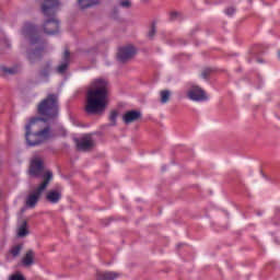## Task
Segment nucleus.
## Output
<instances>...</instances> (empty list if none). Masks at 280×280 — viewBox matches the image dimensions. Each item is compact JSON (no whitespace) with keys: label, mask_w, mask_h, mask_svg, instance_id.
<instances>
[{"label":"nucleus","mask_w":280,"mask_h":280,"mask_svg":"<svg viewBox=\"0 0 280 280\" xmlns=\"http://www.w3.org/2000/svg\"><path fill=\"white\" fill-rule=\"evenodd\" d=\"M23 34L30 38L32 45H36L38 40V28L34 26L32 23H26L23 28Z\"/></svg>","instance_id":"7"},{"label":"nucleus","mask_w":280,"mask_h":280,"mask_svg":"<svg viewBox=\"0 0 280 280\" xmlns=\"http://www.w3.org/2000/svg\"><path fill=\"white\" fill-rule=\"evenodd\" d=\"M137 54V48L132 45H127L121 48H119L117 58L120 62H128V60H131V58H135V55Z\"/></svg>","instance_id":"5"},{"label":"nucleus","mask_w":280,"mask_h":280,"mask_svg":"<svg viewBox=\"0 0 280 280\" xmlns=\"http://www.w3.org/2000/svg\"><path fill=\"white\" fill-rule=\"evenodd\" d=\"M60 198H62L60 190H50L46 195V200L52 205H58V202H60Z\"/></svg>","instance_id":"11"},{"label":"nucleus","mask_w":280,"mask_h":280,"mask_svg":"<svg viewBox=\"0 0 280 280\" xmlns=\"http://www.w3.org/2000/svg\"><path fill=\"white\" fill-rule=\"evenodd\" d=\"M172 93L170 92V90H163L160 92V102L161 104H167V102H170V97H171Z\"/></svg>","instance_id":"18"},{"label":"nucleus","mask_w":280,"mask_h":280,"mask_svg":"<svg viewBox=\"0 0 280 280\" xmlns=\"http://www.w3.org/2000/svg\"><path fill=\"white\" fill-rule=\"evenodd\" d=\"M23 250V244H18L10 249L12 257H19Z\"/></svg>","instance_id":"20"},{"label":"nucleus","mask_w":280,"mask_h":280,"mask_svg":"<svg viewBox=\"0 0 280 280\" xmlns=\"http://www.w3.org/2000/svg\"><path fill=\"white\" fill-rule=\"evenodd\" d=\"M93 148V140L91 139H83L78 143V150H91Z\"/></svg>","instance_id":"16"},{"label":"nucleus","mask_w":280,"mask_h":280,"mask_svg":"<svg viewBox=\"0 0 280 280\" xmlns=\"http://www.w3.org/2000/svg\"><path fill=\"white\" fill-rule=\"evenodd\" d=\"M154 34H156V27L152 25L151 30L149 31V38H154Z\"/></svg>","instance_id":"25"},{"label":"nucleus","mask_w":280,"mask_h":280,"mask_svg":"<svg viewBox=\"0 0 280 280\" xmlns=\"http://www.w3.org/2000/svg\"><path fill=\"white\" fill-rule=\"evenodd\" d=\"M43 48H36L35 50L28 51V60L31 62H34V60H40V57L43 56Z\"/></svg>","instance_id":"15"},{"label":"nucleus","mask_w":280,"mask_h":280,"mask_svg":"<svg viewBox=\"0 0 280 280\" xmlns=\"http://www.w3.org/2000/svg\"><path fill=\"white\" fill-rule=\"evenodd\" d=\"M1 71H2V73H8L9 75H14V73H19V67L8 68V67L2 66Z\"/></svg>","instance_id":"21"},{"label":"nucleus","mask_w":280,"mask_h":280,"mask_svg":"<svg viewBox=\"0 0 280 280\" xmlns=\"http://www.w3.org/2000/svg\"><path fill=\"white\" fill-rule=\"evenodd\" d=\"M54 178V173L50 171H47L44 175V182L37 187V189L27 196L26 198V207L30 209H34L36 205H38V200H40V196L43 195V191L47 189V186L49 185V182Z\"/></svg>","instance_id":"4"},{"label":"nucleus","mask_w":280,"mask_h":280,"mask_svg":"<svg viewBox=\"0 0 280 280\" xmlns=\"http://www.w3.org/2000/svg\"><path fill=\"white\" fill-rule=\"evenodd\" d=\"M34 257H36V254L34 250L30 249L26 252V254L22 258V264L26 267H30L34 264Z\"/></svg>","instance_id":"12"},{"label":"nucleus","mask_w":280,"mask_h":280,"mask_svg":"<svg viewBox=\"0 0 280 280\" xmlns=\"http://www.w3.org/2000/svg\"><path fill=\"white\" fill-rule=\"evenodd\" d=\"M138 119H141V112L129 110L122 116V121H125L126 124H132Z\"/></svg>","instance_id":"10"},{"label":"nucleus","mask_w":280,"mask_h":280,"mask_svg":"<svg viewBox=\"0 0 280 280\" xmlns=\"http://www.w3.org/2000/svg\"><path fill=\"white\" fill-rule=\"evenodd\" d=\"M30 231H27V222L23 221V223L18 229V237H26Z\"/></svg>","instance_id":"17"},{"label":"nucleus","mask_w":280,"mask_h":280,"mask_svg":"<svg viewBox=\"0 0 280 280\" xmlns=\"http://www.w3.org/2000/svg\"><path fill=\"white\" fill-rule=\"evenodd\" d=\"M225 14H226L228 16H233V14H235V8H228V9L225 10Z\"/></svg>","instance_id":"24"},{"label":"nucleus","mask_w":280,"mask_h":280,"mask_svg":"<svg viewBox=\"0 0 280 280\" xmlns=\"http://www.w3.org/2000/svg\"><path fill=\"white\" fill-rule=\"evenodd\" d=\"M70 58H71V52H69V50H65L63 57H62V62L56 69L57 73L62 74V73L67 72V69H69Z\"/></svg>","instance_id":"9"},{"label":"nucleus","mask_w":280,"mask_h":280,"mask_svg":"<svg viewBox=\"0 0 280 280\" xmlns=\"http://www.w3.org/2000/svg\"><path fill=\"white\" fill-rule=\"evenodd\" d=\"M49 73H51V63H47L39 72L40 78L47 80L49 78Z\"/></svg>","instance_id":"19"},{"label":"nucleus","mask_w":280,"mask_h":280,"mask_svg":"<svg viewBox=\"0 0 280 280\" xmlns=\"http://www.w3.org/2000/svg\"><path fill=\"white\" fill-rule=\"evenodd\" d=\"M31 176H40L43 174V160L35 158L31 161L30 166Z\"/></svg>","instance_id":"8"},{"label":"nucleus","mask_w":280,"mask_h":280,"mask_svg":"<svg viewBox=\"0 0 280 280\" xmlns=\"http://www.w3.org/2000/svg\"><path fill=\"white\" fill-rule=\"evenodd\" d=\"M118 5H120V8H130V5H132V3L130 2V0H120L118 2Z\"/></svg>","instance_id":"23"},{"label":"nucleus","mask_w":280,"mask_h":280,"mask_svg":"<svg viewBox=\"0 0 280 280\" xmlns=\"http://www.w3.org/2000/svg\"><path fill=\"white\" fill-rule=\"evenodd\" d=\"M94 90L88 92V103L85 110L89 114L102 113L106 108V98L108 97V81L97 79L92 83Z\"/></svg>","instance_id":"2"},{"label":"nucleus","mask_w":280,"mask_h":280,"mask_svg":"<svg viewBox=\"0 0 280 280\" xmlns=\"http://www.w3.org/2000/svg\"><path fill=\"white\" fill-rule=\"evenodd\" d=\"M101 0H78V5L81 10L93 8V5L100 4Z\"/></svg>","instance_id":"13"},{"label":"nucleus","mask_w":280,"mask_h":280,"mask_svg":"<svg viewBox=\"0 0 280 280\" xmlns=\"http://www.w3.org/2000/svg\"><path fill=\"white\" fill-rule=\"evenodd\" d=\"M117 112L113 110L109 114V121L112 122V126H115L117 124Z\"/></svg>","instance_id":"22"},{"label":"nucleus","mask_w":280,"mask_h":280,"mask_svg":"<svg viewBox=\"0 0 280 280\" xmlns=\"http://www.w3.org/2000/svg\"><path fill=\"white\" fill-rule=\"evenodd\" d=\"M201 78H203V80H207V78H209V71L205 70V71L201 73Z\"/></svg>","instance_id":"27"},{"label":"nucleus","mask_w":280,"mask_h":280,"mask_svg":"<svg viewBox=\"0 0 280 280\" xmlns=\"http://www.w3.org/2000/svg\"><path fill=\"white\" fill-rule=\"evenodd\" d=\"M176 16H178V12H172L171 13L172 21H174V19H176Z\"/></svg>","instance_id":"28"},{"label":"nucleus","mask_w":280,"mask_h":280,"mask_svg":"<svg viewBox=\"0 0 280 280\" xmlns=\"http://www.w3.org/2000/svg\"><path fill=\"white\" fill-rule=\"evenodd\" d=\"M117 277H119V275L113 271H105V272L97 273L98 280H115L117 279Z\"/></svg>","instance_id":"14"},{"label":"nucleus","mask_w":280,"mask_h":280,"mask_svg":"<svg viewBox=\"0 0 280 280\" xmlns=\"http://www.w3.org/2000/svg\"><path fill=\"white\" fill-rule=\"evenodd\" d=\"M37 113L40 117L32 118L25 126V139L26 143L34 148V145H40L48 139H51V129L46 127L40 129L43 121H50L58 117V96L49 94L37 106Z\"/></svg>","instance_id":"1"},{"label":"nucleus","mask_w":280,"mask_h":280,"mask_svg":"<svg viewBox=\"0 0 280 280\" xmlns=\"http://www.w3.org/2000/svg\"><path fill=\"white\" fill-rule=\"evenodd\" d=\"M10 280H25V278L19 273L11 276Z\"/></svg>","instance_id":"26"},{"label":"nucleus","mask_w":280,"mask_h":280,"mask_svg":"<svg viewBox=\"0 0 280 280\" xmlns=\"http://www.w3.org/2000/svg\"><path fill=\"white\" fill-rule=\"evenodd\" d=\"M58 10H60L59 0H43L42 12L48 19L44 23V32L48 36H56L60 32V21L56 19Z\"/></svg>","instance_id":"3"},{"label":"nucleus","mask_w":280,"mask_h":280,"mask_svg":"<svg viewBox=\"0 0 280 280\" xmlns=\"http://www.w3.org/2000/svg\"><path fill=\"white\" fill-rule=\"evenodd\" d=\"M187 97L192 102H205L207 94L198 85H192L187 92Z\"/></svg>","instance_id":"6"}]
</instances>
